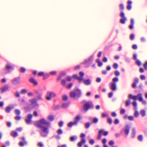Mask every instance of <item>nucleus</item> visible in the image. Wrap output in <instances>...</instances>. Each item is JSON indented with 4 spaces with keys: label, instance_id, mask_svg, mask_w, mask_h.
Wrapping results in <instances>:
<instances>
[{
    "label": "nucleus",
    "instance_id": "nucleus-1",
    "mask_svg": "<svg viewBox=\"0 0 147 147\" xmlns=\"http://www.w3.org/2000/svg\"><path fill=\"white\" fill-rule=\"evenodd\" d=\"M128 98L129 99H132L134 101L132 102V105L134 107V109H136L137 105V104L136 100L138 99L141 102H145L143 101L142 98V95L141 93H139L137 95L133 96L131 94H129L128 96Z\"/></svg>",
    "mask_w": 147,
    "mask_h": 147
},
{
    "label": "nucleus",
    "instance_id": "nucleus-2",
    "mask_svg": "<svg viewBox=\"0 0 147 147\" xmlns=\"http://www.w3.org/2000/svg\"><path fill=\"white\" fill-rule=\"evenodd\" d=\"M81 95V91L79 89H76L70 93V97L74 98L76 97L78 98H79Z\"/></svg>",
    "mask_w": 147,
    "mask_h": 147
},
{
    "label": "nucleus",
    "instance_id": "nucleus-3",
    "mask_svg": "<svg viewBox=\"0 0 147 147\" xmlns=\"http://www.w3.org/2000/svg\"><path fill=\"white\" fill-rule=\"evenodd\" d=\"M49 123L45 119H42L39 121H37L34 124V125L39 128H41L44 127V125H48Z\"/></svg>",
    "mask_w": 147,
    "mask_h": 147
},
{
    "label": "nucleus",
    "instance_id": "nucleus-4",
    "mask_svg": "<svg viewBox=\"0 0 147 147\" xmlns=\"http://www.w3.org/2000/svg\"><path fill=\"white\" fill-rule=\"evenodd\" d=\"M93 107V105L91 102H87L84 105L83 107L82 110L84 112H86L89 109H92Z\"/></svg>",
    "mask_w": 147,
    "mask_h": 147
},
{
    "label": "nucleus",
    "instance_id": "nucleus-5",
    "mask_svg": "<svg viewBox=\"0 0 147 147\" xmlns=\"http://www.w3.org/2000/svg\"><path fill=\"white\" fill-rule=\"evenodd\" d=\"M40 128L41 129L42 131L40 132L41 136L43 137L46 136L49 132L48 127L45 126Z\"/></svg>",
    "mask_w": 147,
    "mask_h": 147
},
{
    "label": "nucleus",
    "instance_id": "nucleus-6",
    "mask_svg": "<svg viewBox=\"0 0 147 147\" xmlns=\"http://www.w3.org/2000/svg\"><path fill=\"white\" fill-rule=\"evenodd\" d=\"M120 16L121 18L120 20V22L123 24H124L126 21V18L125 16L124 13L122 11L120 13Z\"/></svg>",
    "mask_w": 147,
    "mask_h": 147
},
{
    "label": "nucleus",
    "instance_id": "nucleus-7",
    "mask_svg": "<svg viewBox=\"0 0 147 147\" xmlns=\"http://www.w3.org/2000/svg\"><path fill=\"white\" fill-rule=\"evenodd\" d=\"M55 96V94L53 92H49L47 93L46 98L48 100H50L51 98L54 97Z\"/></svg>",
    "mask_w": 147,
    "mask_h": 147
},
{
    "label": "nucleus",
    "instance_id": "nucleus-8",
    "mask_svg": "<svg viewBox=\"0 0 147 147\" xmlns=\"http://www.w3.org/2000/svg\"><path fill=\"white\" fill-rule=\"evenodd\" d=\"M33 116L32 115L29 114L28 115L25 119L26 123L28 124H30L32 122V119Z\"/></svg>",
    "mask_w": 147,
    "mask_h": 147
},
{
    "label": "nucleus",
    "instance_id": "nucleus-9",
    "mask_svg": "<svg viewBox=\"0 0 147 147\" xmlns=\"http://www.w3.org/2000/svg\"><path fill=\"white\" fill-rule=\"evenodd\" d=\"M107 131H104L102 130H100L99 131L98 136L97 138L98 139H100L101 138V136L102 134L105 136L107 135L108 134Z\"/></svg>",
    "mask_w": 147,
    "mask_h": 147
},
{
    "label": "nucleus",
    "instance_id": "nucleus-10",
    "mask_svg": "<svg viewBox=\"0 0 147 147\" xmlns=\"http://www.w3.org/2000/svg\"><path fill=\"white\" fill-rule=\"evenodd\" d=\"M22 141H20L19 143V145L21 147H23L27 144V142L25 137L22 138Z\"/></svg>",
    "mask_w": 147,
    "mask_h": 147
},
{
    "label": "nucleus",
    "instance_id": "nucleus-11",
    "mask_svg": "<svg viewBox=\"0 0 147 147\" xmlns=\"http://www.w3.org/2000/svg\"><path fill=\"white\" fill-rule=\"evenodd\" d=\"M110 88L113 91H115L116 90V84L114 82H112L111 83Z\"/></svg>",
    "mask_w": 147,
    "mask_h": 147
},
{
    "label": "nucleus",
    "instance_id": "nucleus-12",
    "mask_svg": "<svg viewBox=\"0 0 147 147\" xmlns=\"http://www.w3.org/2000/svg\"><path fill=\"white\" fill-rule=\"evenodd\" d=\"M20 78L19 77L15 78L12 80V83L13 84H16L19 83Z\"/></svg>",
    "mask_w": 147,
    "mask_h": 147
},
{
    "label": "nucleus",
    "instance_id": "nucleus-13",
    "mask_svg": "<svg viewBox=\"0 0 147 147\" xmlns=\"http://www.w3.org/2000/svg\"><path fill=\"white\" fill-rule=\"evenodd\" d=\"M30 82L33 84L35 85H36L38 84V83L36 80L34 78H32L29 79Z\"/></svg>",
    "mask_w": 147,
    "mask_h": 147
},
{
    "label": "nucleus",
    "instance_id": "nucleus-14",
    "mask_svg": "<svg viewBox=\"0 0 147 147\" xmlns=\"http://www.w3.org/2000/svg\"><path fill=\"white\" fill-rule=\"evenodd\" d=\"M9 87L7 86H3L1 88V90L2 93H3L5 92L8 90Z\"/></svg>",
    "mask_w": 147,
    "mask_h": 147
},
{
    "label": "nucleus",
    "instance_id": "nucleus-15",
    "mask_svg": "<svg viewBox=\"0 0 147 147\" xmlns=\"http://www.w3.org/2000/svg\"><path fill=\"white\" fill-rule=\"evenodd\" d=\"M132 2L130 0H129L127 1V9L128 10H129L131 8Z\"/></svg>",
    "mask_w": 147,
    "mask_h": 147
},
{
    "label": "nucleus",
    "instance_id": "nucleus-16",
    "mask_svg": "<svg viewBox=\"0 0 147 147\" xmlns=\"http://www.w3.org/2000/svg\"><path fill=\"white\" fill-rule=\"evenodd\" d=\"M6 69L8 72H9L11 70L13 69V68L11 65L7 64L6 65Z\"/></svg>",
    "mask_w": 147,
    "mask_h": 147
},
{
    "label": "nucleus",
    "instance_id": "nucleus-17",
    "mask_svg": "<svg viewBox=\"0 0 147 147\" xmlns=\"http://www.w3.org/2000/svg\"><path fill=\"white\" fill-rule=\"evenodd\" d=\"M82 80L83 81V82L84 83V84L86 85H90L91 84V80L89 79H88L86 80Z\"/></svg>",
    "mask_w": 147,
    "mask_h": 147
},
{
    "label": "nucleus",
    "instance_id": "nucleus-18",
    "mask_svg": "<svg viewBox=\"0 0 147 147\" xmlns=\"http://www.w3.org/2000/svg\"><path fill=\"white\" fill-rule=\"evenodd\" d=\"M38 75L39 76H43L44 78H47L49 77L48 74H46L44 75V73L43 72H40L38 73Z\"/></svg>",
    "mask_w": 147,
    "mask_h": 147
},
{
    "label": "nucleus",
    "instance_id": "nucleus-19",
    "mask_svg": "<svg viewBox=\"0 0 147 147\" xmlns=\"http://www.w3.org/2000/svg\"><path fill=\"white\" fill-rule=\"evenodd\" d=\"M78 122V121L77 120H75L74 122H69L68 124V126L69 127H71L73 125L75 124H76Z\"/></svg>",
    "mask_w": 147,
    "mask_h": 147
},
{
    "label": "nucleus",
    "instance_id": "nucleus-20",
    "mask_svg": "<svg viewBox=\"0 0 147 147\" xmlns=\"http://www.w3.org/2000/svg\"><path fill=\"white\" fill-rule=\"evenodd\" d=\"M11 136L14 138H16L18 136L17 132L16 131H12L11 133Z\"/></svg>",
    "mask_w": 147,
    "mask_h": 147
},
{
    "label": "nucleus",
    "instance_id": "nucleus-21",
    "mask_svg": "<svg viewBox=\"0 0 147 147\" xmlns=\"http://www.w3.org/2000/svg\"><path fill=\"white\" fill-rule=\"evenodd\" d=\"M134 24V21L133 19H131V25L129 26V28L132 30L133 28V25Z\"/></svg>",
    "mask_w": 147,
    "mask_h": 147
},
{
    "label": "nucleus",
    "instance_id": "nucleus-22",
    "mask_svg": "<svg viewBox=\"0 0 147 147\" xmlns=\"http://www.w3.org/2000/svg\"><path fill=\"white\" fill-rule=\"evenodd\" d=\"M129 128L130 127H129V125H127L126 126L125 130V133L127 135L129 133Z\"/></svg>",
    "mask_w": 147,
    "mask_h": 147
},
{
    "label": "nucleus",
    "instance_id": "nucleus-23",
    "mask_svg": "<svg viewBox=\"0 0 147 147\" xmlns=\"http://www.w3.org/2000/svg\"><path fill=\"white\" fill-rule=\"evenodd\" d=\"M140 114L142 115V117H144L146 115V111L144 110H142L140 112Z\"/></svg>",
    "mask_w": 147,
    "mask_h": 147
},
{
    "label": "nucleus",
    "instance_id": "nucleus-24",
    "mask_svg": "<svg viewBox=\"0 0 147 147\" xmlns=\"http://www.w3.org/2000/svg\"><path fill=\"white\" fill-rule=\"evenodd\" d=\"M85 136V134L84 133H82L80 136V137L81 138V140H82V141H86L85 139L84 138Z\"/></svg>",
    "mask_w": 147,
    "mask_h": 147
},
{
    "label": "nucleus",
    "instance_id": "nucleus-25",
    "mask_svg": "<svg viewBox=\"0 0 147 147\" xmlns=\"http://www.w3.org/2000/svg\"><path fill=\"white\" fill-rule=\"evenodd\" d=\"M79 75L80 76V78L81 79V80H82L83 79V78L84 76V73L82 71H80L79 73Z\"/></svg>",
    "mask_w": 147,
    "mask_h": 147
},
{
    "label": "nucleus",
    "instance_id": "nucleus-26",
    "mask_svg": "<svg viewBox=\"0 0 147 147\" xmlns=\"http://www.w3.org/2000/svg\"><path fill=\"white\" fill-rule=\"evenodd\" d=\"M73 78L76 80H78L80 81H81V79L80 78V77L77 75L74 74L73 76Z\"/></svg>",
    "mask_w": 147,
    "mask_h": 147
},
{
    "label": "nucleus",
    "instance_id": "nucleus-27",
    "mask_svg": "<svg viewBox=\"0 0 147 147\" xmlns=\"http://www.w3.org/2000/svg\"><path fill=\"white\" fill-rule=\"evenodd\" d=\"M86 141H82V140H81V141L79 142L78 144V147H81L82 145Z\"/></svg>",
    "mask_w": 147,
    "mask_h": 147
},
{
    "label": "nucleus",
    "instance_id": "nucleus-28",
    "mask_svg": "<svg viewBox=\"0 0 147 147\" xmlns=\"http://www.w3.org/2000/svg\"><path fill=\"white\" fill-rule=\"evenodd\" d=\"M143 139V136L142 135H139L138 137V140L140 142L142 141Z\"/></svg>",
    "mask_w": 147,
    "mask_h": 147
},
{
    "label": "nucleus",
    "instance_id": "nucleus-29",
    "mask_svg": "<svg viewBox=\"0 0 147 147\" xmlns=\"http://www.w3.org/2000/svg\"><path fill=\"white\" fill-rule=\"evenodd\" d=\"M15 113L17 115H19L20 114V111L18 109H16L15 111Z\"/></svg>",
    "mask_w": 147,
    "mask_h": 147
},
{
    "label": "nucleus",
    "instance_id": "nucleus-30",
    "mask_svg": "<svg viewBox=\"0 0 147 147\" xmlns=\"http://www.w3.org/2000/svg\"><path fill=\"white\" fill-rule=\"evenodd\" d=\"M48 119L50 121H53L54 119V117L53 115H49L48 117Z\"/></svg>",
    "mask_w": 147,
    "mask_h": 147
},
{
    "label": "nucleus",
    "instance_id": "nucleus-31",
    "mask_svg": "<svg viewBox=\"0 0 147 147\" xmlns=\"http://www.w3.org/2000/svg\"><path fill=\"white\" fill-rule=\"evenodd\" d=\"M77 138V137L74 136L71 137L70 138V140L71 141H74L76 140Z\"/></svg>",
    "mask_w": 147,
    "mask_h": 147
},
{
    "label": "nucleus",
    "instance_id": "nucleus-32",
    "mask_svg": "<svg viewBox=\"0 0 147 147\" xmlns=\"http://www.w3.org/2000/svg\"><path fill=\"white\" fill-rule=\"evenodd\" d=\"M136 64L139 67L142 64V63L139 60H137L136 61Z\"/></svg>",
    "mask_w": 147,
    "mask_h": 147
},
{
    "label": "nucleus",
    "instance_id": "nucleus-33",
    "mask_svg": "<svg viewBox=\"0 0 147 147\" xmlns=\"http://www.w3.org/2000/svg\"><path fill=\"white\" fill-rule=\"evenodd\" d=\"M26 71V69L24 67H21L20 68V72L23 73L25 72Z\"/></svg>",
    "mask_w": 147,
    "mask_h": 147
},
{
    "label": "nucleus",
    "instance_id": "nucleus-34",
    "mask_svg": "<svg viewBox=\"0 0 147 147\" xmlns=\"http://www.w3.org/2000/svg\"><path fill=\"white\" fill-rule=\"evenodd\" d=\"M130 104V100L129 99L126 101V106L127 107Z\"/></svg>",
    "mask_w": 147,
    "mask_h": 147
},
{
    "label": "nucleus",
    "instance_id": "nucleus-35",
    "mask_svg": "<svg viewBox=\"0 0 147 147\" xmlns=\"http://www.w3.org/2000/svg\"><path fill=\"white\" fill-rule=\"evenodd\" d=\"M136 133V130L135 129H133L132 137L133 138H134L135 137V134Z\"/></svg>",
    "mask_w": 147,
    "mask_h": 147
},
{
    "label": "nucleus",
    "instance_id": "nucleus-36",
    "mask_svg": "<svg viewBox=\"0 0 147 147\" xmlns=\"http://www.w3.org/2000/svg\"><path fill=\"white\" fill-rule=\"evenodd\" d=\"M66 73L65 72H61L60 74V76L58 78V80H60L61 79V77L65 75Z\"/></svg>",
    "mask_w": 147,
    "mask_h": 147
},
{
    "label": "nucleus",
    "instance_id": "nucleus-37",
    "mask_svg": "<svg viewBox=\"0 0 147 147\" xmlns=\"http://www.w3.org/2000/svg\"><path fill=\"white\" fill-rule=\"evenodd\" d=\"M139 115V113L136 110L135 111L134 114V116L135 117H137Z\"/></svg>",
    "mask_w": 147,
    "mask_h": 147
},
{
    "label": "nucleus",
    "instance_id": "nucleus-38",
    "mask_svg": "<svg viewBox=\"0 0 147 147\" xmlns=\"http://www.w3.org/2000/svg\"><path fill=\"white\" fill-rule=\"evenodd\" d=\"M61 83L63 86H64L66 84V81L65 80H63L61 81Z\"/></svg>",
    "mask_w": 147,
    "mask_h": 147
},
{
    "label": "nucleus",
    "instance_id": "nucleus-39",
    "mask_svg": "<svg viewBox=\"0 0 147 147\" xmlns=\"http://www.w3.org/2000/svg\"><path fill=\"white\" fill-rule=\"evenodd\" d=\"M109 144L110 146H111L112 147V146H113V145L114 144V142L113 140H110L109 142Z\"/></svg>",
    "mask_w": 147,
    "mask_h": 147
},
{
    "label": "nucleus",
    "instance_id": "nucleus-40",
    "mask_svg": "<svg viewBox=\"0 0 147 147\" xmlns=\"http://www.w3.org/2000/svg\"><path fill=\"white\" fill-rule=\"evenodd\" d=\"M11 109V108L9 107H7L6 109V111L7 113L10 112Z\"/></svg>",
    "mask_w": 147,
    "mask_h": 147
},
{
    "label": "nucleus",
    "instance_id": "nucleus-41",
    "mask_svg": "<svg viewBox=\"0 0 147 147\" xmlns=\"http://www.w3.org/2000/svg\"><path fill=\"white\" fill-rule=\"evenodd\" d=\"M30 102L32 104H34L36 103V101L35 99H32L30 100Z\"/></svg>",
    "mask_w": 147,
    "mask_h": 147
},
{
    "label": "nucleus",
    "instance_id": "nucleus-42",
    "mask_svg": "<svg viewBox=\"0 0 147 147\" xmlns=\"http://www.w3.org/2000/svg\"><path fill=\"white\" fill-rule=\"evenodd\" d=\"M89 143L90 144L93 145L94 144V141L93 139H90V140Z\"/></svg>",
    "mask_w": 147,
    "mask_h": 147
},
{
    "label": "nucleus",
    "instance_id": "nucleus-43",
    "mask_svg": "<svg viewBox=\"0 0 147 147\" xmlns=\"http://www.w3.org/2000/svg\"><path fill=\"white\" fill-rule=\"evenodd\" d=\"M108 122L110 124H112V120L111 118L110 117H109L108 118Z\"/></svg>",
    "mask_w": 147,
    "mask_h": 147
},
{
    "label": "nucleus",
    "instance_id": "nucleus-44",
    "mask_svg": "<svg viewBox=\"0 0 147 147\" xmlns=\"http://www.w3.org/2000/svg\"><path fill=\"white\" fill-rule=\"evenodd\" d=\"M118 81V78L117 77H115L113 78V82H114V83H116V82H117Z\"/></svg>",
    "mask_w": 147,
    "mask_h": 147
},
{
    "label": "nucleus",
    "instance_id": "nucleus-45",
    "mask_svg": "<svg viewBox=\"0 0 147 147\" xmlns=\"http://www.w3.org/2000/svg\"><path fill=\"white\" fill-rule=\"evenodd\" d=\"M69 105V104L68 103H64L62 105V107L63 108H65L67 107Z\"/></svg>",
    "mask_w": 147,
    "mask_h": 147
},
{
    "label": "nucleus",
    "instance_id": "nucleus-46",
    "mask_svg": "<svg viewBox=\"0 0 147 147\" xmlns=\"http://www.w3.org/2000/svg\"><path fill=\"white\" fill-rule=\"evenodd\" d=\"M143 66L145 70H147V61L143 64Z\"/></svg>",
    "mask_w": 147,
    "mask_h": 147
},
{
    "label": "nucleus",
    "instance_id": "nucleus-47",
    "mask_svg": "<svg viewBox=\"0 0 147 147\" xmlns=\"http://www.w3.org/2000/svg\"><path fill=\"white\" fill-rule=\"evenodd\" d=\"M134 34H131L130 36V39L131 40H133L134 39Z\"/></svg>",
    "mask_w": 147,
    "mask_h": 147
},
{
    "label": "nucleus",
    "instance_id": "nucleus-48",
    "mask_svg": "<svg viewBox=\"0 0 147 147\" xmlns=\"http://www.w3.org/2000/svg\"><path fill=\"white\" fill-rule=\"evenodd\" d=\"M66 79L68 82H70L72 79V78L70 76H68L66 77Z\"/></svg>",
    "mask_w": 147,
    "mask_h": 147
},
{
    "label": "nucleus",
    "instance_id": "nucleus-49",
    "mask_svg": "<svg viewBox=\"0 0 147 147\" xmlns=\"http://www.w3.org/2000/svg\"><path fill=\"white\" fill-rule=\"evenodd\" d=\"M128 119L130 121L133 120L134 119V117L132 116H130L127 117Z\"/></svg>",
    "mask_w": 147,
    "mask_h": 147
},
{
    "label": "nucleus",
    "instance_id": "nucleus-50",
    "mask_svg": "<svg viewBox=\"0 0 147 147\" xmlns=\"http://www.w3.org/2000/svg\"><path fill=\"white\" fill-rule=\"evenodd\" d=\"M98 121V119L96 118H94L93 119V122L94 123H97Z\"/></svg>",
    "mask_w": 147,
    "mask_h": 147
},
{
    "label": "nucleus",
    "instance_id": "nucleus-51",
    "mask_svg": "<svg viewBox=\"0 0 147 147\" xmlns=\"http://www.w3.org/2000/svg\"><path fill=\"white\" fill-rule=\"evenodd\" d=\"M119 7L120 9L123 10L124 9V5L123 4H120L119 5Z\"/></svg>",
    "mask_w": 147,
    "mask_h": 147
},
{
    "label": "nucleus",
    "instance_id": "nucleus-52",
    "mask_svg": "<svg viewBox=\"0 0 147 147\" xmlns=\"http://www.w3.org/2000/svg\"><path fill=\"white\" fill-rule=\"evenodd\" d=\"M118 64L117 63H114L113 65V67L115 69H116L118 68Z\"/></svg>",
    "mask_w": 147,
    "mask_h": 147
},
{
    "label": "nucleus",
    "instance_id": "nucleus-53",
    "mask_svg": "<svg viewBox=\"0 0 147 147\" xmlns=\"http://www.w3.org/2000/svg\"><path fill=\"white\" fill-rule=\"evenodd\" d=\"M140 79L141 80H145V79H146L145 76L143 75H141L140 76Z\"/></svg>",
    "mask_w": 147,
    "mask_h": 147
},
{
    "label": "nucleus",
    "instance_id": "nucleus-54",
    "mask_svg": "<svg viewBox=\"0 0 147 147\" xmlns=\"http://www.w3.org/2000/svg\"><path fill=\"white\" fill-rule=\"evenodd\" d=\"M132 47L133 49L136 50L137 49V45L134 44L132 45Z\"/></svg>",
    "mask_w": 147,
    "mask_h": 147
},
{
    "label": "nucleus",
    "instance_id": "nucleus-55",
    "mask_svg": "<svg viewBox=\"0 0 147 147\" xmlns=\"http://www.w3.org/2000/svg\"><path fill=\"white\" fill-rule=\"evenodd\" d=\"M22 130V128L21 127H19L17 128L16 130V131L17 132H20Z\"/></svg>",
    "mask_w": 147,
    "mask_h": 147
},
{
    "label": "nucleus",
    "instance_id": "nucleus-56",
    "mask_svg": "<svg viewBox=\"0 0 147 147\" xmlns=\"http://www.w3.org/2000/svg\"><path fill=\"white\" fill-rule=\"evenodd\" d=\"M57 72L55 71H53L50 72V74L52 75H55L56 74Z\"/></svg>",
    "mask_w": 147,
    "mask_h": 147
},
{
    "label": "nucleus",
    "instance_id": "nucleus-57",
    "mask_svg": "<svg viewBox=\"0 0 147 147\" xmlns=\"http://www.w3.org/2000/svg\"><path fill=\"white\" fill-rule=\"evenodd\" d=\"M73 84L72 83L69 84L67 86V88L68 89H70L73 86Z\"/></svg>",
    "mask_w": 147,
    "mask_h": 147
},
{
    "label": "nucleus",
    "instance_id": "nucleus-58",
    "mask_svg": "<svg viewBox=\"0 0 147 147\" xmlns=\"http://www.w3.org/2000/svg\"><path fill=\"white\" fill-rule=\"evenodd\" d=\"M9 145V142H6L5 145L2 146V147H5V146H7Z\"/></svg>",
    "mask_w": 147,
    "mask_h": 147
},
{
    "label": "nucleus",
    "instance_id": "nucleus-59",
    "mask_svg": "<svg viewBox=\"0 0 147 147\" xmlns=\"http://www.w3.org/2000/svg\"><path fill=\"white\" fill-rule=\"evenodd\" d=\"M57 133L59 134H61L63 133V131L61 129H59L57 131Z\"/></svg>",
    "mask_w": 147,
    "mask_h": 147
},
{
    "label": "nucleus",
    "instance_id": "nucleus-60",
    "mask_svg": "<svg viewBox=\"0 0 147 147\" xmlns=\"http://www.w3.org/2000/svg\"><path fill=\"white\" fill-rule=\"evenodd\" d=\"M90 126V123H88L86 124L85 127L86 128H88Z\"/></svg>",
    "mask_w": 147,
    "mask_h": 147
},
{
    "label": "nucleus",
    "instance_id": "nucleus-61",
    "mask_svg": "<svg viewBox=\"0 0 147 147\" xmlns=\"http://www.w3.org/2000/svg\"><path fill=\"white\" fill-rule=\"evenodd\" d=\"M125 110L124 109H122L120 111V113L121 114H123L125 113Z\"/></svg>",
    "mask_w": 147,
    "mask_h": 147
},
{
    "label": "nucleus",
    "instance_id": "nucleus-62",
    "mask_svg": "<svg viewBox=\"0 0 147 147\" xmlns=\"http://www.w3.org/2000/svg\"><path fill=\"white\" fill-rule=\"evenodd\" d=\"M21 92L22 94H24L27 92V90L26 89H23L22 90Z\"/></svg>",
    "mask_w": 147,
    "mask_h": 147
},
{
    "label": "nucleus",
    "instance_id": "nucleus-63",
    "mask_svg": "<svg viewBox=\"0 0 147 147\" xmlns=\"http://www.w3.org/2000/svg\"><path fill=\"white\" fill-rule=\"evenodd\" d=\"M102 116L103 117H108V115L105 113H102Z\"/></svg>",
    "mask_w": 147,
    "mask_h": 147
},
{
    "label": "nucleus",
    "instance_id": "nucleus-64",
    "mask_svg": "<svg viewBox=\"0 0 147 147\" xmlns=\"http://www.w3.org/2000/svg\"><path fill=\"white\" fill-rule=\"evenodd\" d=\"M115 74L116 76H119L120 75V73L118 71H115Z\"/></svg>",
    "mask_w": 147,
    "mask_h": 147
}]
</instances>
